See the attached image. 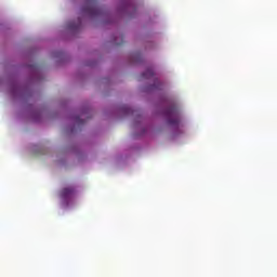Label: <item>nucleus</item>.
<instances>
[{
    "mask_svg": "<svg viewBox=\"0 0 277 277\" xmlns=\"http://www.w3.org/2000/svg\"><path fill=\"white\" fill-rule=\"evenodd\" d=\"M164 116L169 127H181V113L176 106H169L164 110Z\"/></svg>",
    "mask_w": 277,
    "mask_h": 277,
    "instance_id": "nucleus-1",
    "label": "nucleus"
},
{
    "mask_svg": "<svg viewBox=\"0 0 277 277\" xmlns=\"http://www.w3.org/2000/svg\"><path fill=\"white\" fill-rule=\"evenodd\" d=\"M87 4L82 8V13L89 16L101 15V9L96 5V0H85Z\"/></svg>",
    "mask_w": 277,
    "mask_h": 277,
    "instance_id": "nucleus-2",
    "label": "nucleus"
},
{
    "mask_svg": "<svg viewBox=\"0 0 277 277\" xmlns=\"http://www.w3.org/2000/svg\"><path fill=\"white\" fill-rule=\"evenodd\" d=\"M75 194H77L75 186H67L61 189L60 198L68 205V202L75 198Z\"/></svg>",
    "mask_w": 277,
    "mask_h": 277,
    "instance_id": "nucleus-3",
    "label": "nucleus"
},
{
    "mask_svg": "<svg viewBox=\"0 0 277 277\" xmlns=\"http://www.w3.org/2000/svg\"><path fill=\"white\" fill-rule=\"evenodd\" d=\"M155 77V71L153 68H147L138 78L140 81H144V79H153Z\"/></svg>",
    "mask_w": 277,
    "mask_h": 277,
    "instance_id": "nucleus-4",
    "label": "nucleus"
},
{
    "mask_svg": "<svg viewBox=\"0 0 277 277\" xmlns=\"http://www.w3.org/2000/svg\"><path fill=\"white\" fill-rule=\"evenodd\" d=\"M67 27L70 31H78V29H81V19H78L77 24L70 22Z\"/></svg>",
    "mask_w": 277,
    "mask_h": 277,
    "instance_id": "nucleus-5",
    "label": "nucleus"
},
{
    "mask_svg": "<svg viewBox=\"0 0 277 277\" xmlns=\"http://www.w3.org/2000/svg\"><path fill=\"white\" fill-rule=\"evenodd\" d=\"M133 64H140L142 62V53L136 52L131 55Z\"/></svg>",
    "mask_w": 277,
    "mask_h": 277,
    "instance_id": "nucleus-6",
    "label": "nucleus"
},
{
    "mask_svg": "<svg viewBox=\"0 0 277 277\" xmlns=\"http://www.w3.org/2000/svg\"><path fill=\"white\" fill-rule=\"evenodd\" d=\"M122 111L123 114H133V109H131V107L129 106H122Z\"/></svg>",
    "mask_w": 277,
    "mask_h": 277,
    "instance_id": "nucleus-7",
    "label": "nucleus"
},
{
    "mask_svg": "<svg viewBox=\"0 0 277 277\" xmlns=\"http://www.w3.org/2000/svg\"><path fill=\"white\" fill-rule=\"evenodd\" d=\"M154 88H155L156 90H161V83H159L158 80H155V82H154Z\"/></svg>",
    "mask_w": 277,
    "mask_h": 277,
    "instance_id": "nucleus-8",
    "label": "nucleus"
},
{
    "mask_svg": "<svg viewBox=\"0 0 277 277\" xmlns=\"http://www.w3.org/2000/svg\"><path fill=\"white\" fill-rule=\"evenodd\" d=\"M114 42H115V44L117 45V47H120V44H123V41H121V42H118V40H114Z\"/></svg>",
    "mask_w": 277,
    "mask_h": 277,
    "instance_id": "nucleus-9",
    "label": "nucleus"
},
{
    "mask_svg": "<svg viewBox=\"0 0 277 277\" xmlns=\"http://www.w3.org/2000/svg\"><path fill=\"white\" fill-rule=\"evenodd\" d=\"M76 121L78 122V124H83V120H81L80 118H77Z\"/></svg>",
    "mask_w": 277,
    "mask_h": 277,
    "instance_id": "nucleus-10",
    "label": "nucleus"
},
{
    "mask_svg": "<svg viewBox=\"0 0 277 277\" xmlns=\"http://www.w3.org/2000/svg\"><path fill=\"white\" fill-rule=\"evenodd\" d=\"M131 8H133V5L129 4L126 6V10H131Z\"/></svg>",
    "mask_w": 277,
    "mask_h": 277,
    "instance_id": "nucleus-11",
    "label": "nucleus"
}]
</instances>
